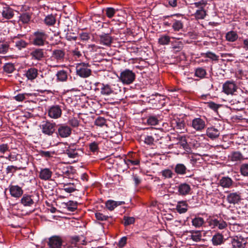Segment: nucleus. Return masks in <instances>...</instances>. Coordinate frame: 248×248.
Here are the masks:
<instances>
[{"instance_id": "25", "label": "nucleus", "mask_w": 248, "mask_h": 248, "mask_svg": "<svg viewBox=\"0 0 248 248\" xmlns=\"http://www.w3.org/2000/svg\"><path fill=\"white\" fill-rule=\"evenodd\" d=\"M223 236L219 233H217L213 235L212 239V242L214 246H218L223 243Z\"/></svg>"}, {"instance_id": "57", "label": "nucleus", "mask_w": 248, "mask_h": 248, "mask_svg": "<svg viewBox=\"0 0 248 248\" xmlns=\"http://www.w3.org/2000/svg\"><path fill=\"white\" fill-rule=\"evenodd\" d=\"M8 151H10L9 146L7 143L0 144V153L4 154Z\"/></svg>"}, {"instance_id": "16", "label": "nucleus", "mask_w": 248, "mask_h": 248, "mask_svg": "<svg viewBox=\"0 0 248 248\" xmlns=\"http://www.w3.org/2000/svg\"><path fill=\"white\" fill-rule=\"evenodd\" d=\"M206 135L209 138L214 140L219 137L220 132L217 128L214 127H210L207 129Z\"/></svg>"}, {"instance_id": "18", "label": "nucleus", "mask_w": 248, "mask_h": 248, "mask_svg": "<svg viewBox=\"0 0 248 248\" xmlns=\"http://www.w3.org/2000/svg\"><path fill=\"white\" fill-rule=\"evenodd\" d=\"M32 195H24L21 199V203L25 206H31L34 203Z\"/></svg>"}, {"instance_id": "22", "label": "nucleus", "mask_w": 248, "mask_h": 248, "mask_svg": "<svg viewBox=\"0 0 248 248\" xmlns=\"http://www.w3.org/2000/svg\"><path fill=\"white\" fill-rule=\"evenodd\" d=\"M188 204L186 201H179L176 205V209L180 214L186 213L187 211Z\"/></svg>"}, {"instance_id": "19", "label": "nucleus", "mask_w": 248, "mask_h": 248, "mask_svg": "<svg viewBox=\"0 0 248 248\" xmlns=\"http://www.w3.org/2000/svg\"><path fill=\"white\" fill-rule=\"evenodd\" d=\"M231 245L232 248H244L245 243L243 239L235 237L232 239Z\"/></svg>"}, {"instance_id": "2", "label": "nucleus", "mask_w": 248, "mask_h": 248, "mask_svg": "<svg viewBox=\"0 0 248 248\" xmlns=\"http://www.w3.org/2000/svg\"><path fill=\"white\" fill-rule=\"evenodd\" d=\"M118 78L124 84L129 85L135 80L136 75L132 71L125 69L120 73Z\"/></svg>"}, {"instance_id": "17", "label": "nucleus", "mask_w": 248, "mask_h": 248, "mask_svg": "<svg viewBox=\"0 0 248 248\" xmlns=\"http://www.w3.org/2000/svg\"><path fill=\"white\" fill-rule=\"evenodd\" d=\"M100 43L107 46H110L112 43V38L108 33H104L99 35Z\"/></svg>"}, {"instance_id": "13", "label": "nucleus", "mask_w": 248, "mask_h": 248, "mask_svg": "<svg viewBox=\"0 0 248 248\" xmlns=\"http://www.w3.org/2000/svg\"><path fill=\"white\" fill-rule=\"evenodd\" d=\"M192 127L197 131H201L205 127V121L201 118H195L192 122Z\"/></svg>"}, {"instance_id": "4", "label": "nucleus", "mask_w": 248, "mask_h": 248, "mask_svg": "<svg viewBox=\"0 0 248 248\" xmlns=\"http://www.w3.org/2000/svg\"><path fill=\"white\" fill-rule=\"evenodd\" d=\"M57 134L61 138L69 137L72 133L71 128L66 124H62L58 125Z\"/></svg>"}, {"instance_id": "43", "label": "nucleus", "mask_w": 248, "mask_h": 248, "mask_svg": "<svg viewBox=\"0 0 248 248\" xmlns=\"http://www.w3.org/2000/svg\"><path fill=\"white\" fill-rule=\"evenodd\" d=\"M52 175V171H39V177L44 180H50Z\"/></svg>"}, {"instance_id": "28", "label": "nucleus", "mask_w": 248, "mask_h": 248, "mask_svg": "<svg viewBox=\"0 0 248 248\" xmlns=\"http://www.w3.org/2000/svg\"><path fill=\"white\" fill-rule=\"evenodd\" d=\"M238 37L237 33L233 31L228 32L225 36V38L227 41L233 42L235 41Z\"/></svg>"}, {"instance_id": "12", "label": "nucleus", "mask_w": 248, "mask_h": 248, "mask_svg": "<svg viewBox=\"0 0 248 248\" xmlns=\"http://www.w3.org/2000/svg\"><path fill=\"white\" fill-rule=\"evenodd\" d=\"M65 55V52L63 49H54L52 51L51 58L57 62H62L64 60Z\"/></svg>"}, {"instance_id": "35", "label": "nucleus", "mask_w": 248, "mask_h": 248, "mask_svg": "<svg viewBox=\"0 0 248 248\" xmlns=\"http://www.w3.org/2000/svg\"><path fill=\"white\" fill-rule=\"evenodd\" d=\"M181 147H182L186 151L188 152L189 149V145L187 144V141L185 137H180L179 138V142L177 143Z\"/></svg>"}, {"instance_id": "34", "label": "nucleus", "mask_w": 248, "mask_h": 248, "mask_svg": "<svg viewBox=\"0 0 248 248\" xmlns=\"http://www.w3.org/2000/svg\"><path fill=\"white\" fill-rule=\"evenodd\" d=\"M191 235H190L191 239H192L194 241L199 242L201 241L202 239V234L200 231H190L189 232Z\"/></svg>"}, {"instance_id": "38", "label": "nucleus", "mask_w": 248, "mask_h": 248, "mask_svg": "<svg viewBox=\"0 0 248 248\" xmlns=\"http://www.w3.org/2000/svg\"><path fill=\"white\" fill-rule=\"evenodd\" d=\"M172 28L174 31H178L183 28V23L181 20L174 19Z\"/></svg>"}, {"instance_id": "21", "label": "nucleus", "mask_w": 248, "mask_h": 248, "mask_svg": "<svg viewBox=\"0 0 248 248\" xmlns=\"http://www.w3.org/2000/svg\"><path fill=\"white\" fill-rule=\"evenodd\" d=\"M210 225L214 227H217L220 230L225 229L227 226L225 221L221 219L218 220L217 219H212L210 221Z\"/></svg>"}, {"instance_id": "27", "label": "nucleus", "mask_w": 248, "mask_h": 248, "mask_svg": "<svg viewBox=\"0 0 248 248\" xmlns=\"http://www.w3.org/2000/svg\"><path fill=\"white\" fill-rule=\"evenodd\" d=\"M170 139V137L168 136H165L164 135L156 141L157 143L158 147L161 149H166L168 146V140Z\"/></svg>"}, {"instance_id": "59", "label": "nucleus", "mask_w": 248, "mask_h": 248, "mask_svg": "<svg viewBox=\"0 0 248 248\" xmlns=\"http://www.w3.org/2000/svg\"><path fill=\"white\" fill-rule=\"evenodd\" d=\"M185 124L184 121L177 122L176 128L178 130L180 133L184 132L185 130Z\"/></svg>"}, {"instance_id": "14", "label": "nucleus", "mask_w": 248, "mask_h": 248, "mask_svg": "<svg viewBox=\"0 0 248 248\" xmlns=\"http://www.w3.org/2000/svg\"><path fill=\"white\" fill-rule=\"evenodd\" d=\"M24 75L28 80L32 81L38 76V70L35 67H30L26 71Z\"/></svg>"}, {"instance_id": "56", "label": "nucleus", "mask_w": 248, "mask_h": 248, "mask_svg": "<svg viewBox=\"0 0 248 248\" xmlns=\"http://www.w3.org/2000/svg\"><path fill=\"white\" fill-rule=\"evenodd\" d=\"M96 219L100 221L107 220L108 218V216H106L100 212H97L95 214Z\"/></svg>"}, {"instance_id": "15", "label": "nucleus", "mask_w": 248, "mask_h": 248, "mask_svg": "<svg viewBox=\"0 0 248 248\" xmlns=\"http://www.w3.org/2000/svg\"><path fill=\"white\" fill-rule=\"evenodd\" d=\"M9 191L11 195L15 198L20 197L23 193L22 188L17 185H10L9 186Z\"/></svg>"}, {"instance_id": "53", "label": "nucleus", "mask_w": 248, "mask_h": 248, "mask_svg": "<svg viewBox=\"0 0 248 248\" xmlns=\"http://www.w3.org/2000/svg\"><path fill=\"white\" fill-rule=\"evenodd\" d=\"M135 218L133 217L124 216V226L132 224L135 222Z\"/></svg>"}, {"instance_id": "42", "label": "nucleus", "mask_w": 248, "mask_h": 248, "mask_svg": "<svg viewBox=\"0 0 248 248\" xmlns=\"http://www.w3.org/2000/svg\"><path fill=\"white\" fill-rule=\"evenodd\" d=\"M206 75V70L202 68L199 67L195 69V76L201 78H204Z\"/></svg>"}, {"instance_id": "10", "label": "nucleus", "mask_w": 248, "mask_h": 248, "mask_svg": "<svg viewBox=\"0 0 248 248\" xmlns=\"http://www.w3.org/2000/svg\"><path fill=\"white\" fill-rule=\"evenodd\" d=\"M227 201L230 204L238 203L241 200V193L239 192L230 193L227 196Z\"/></svg>"}, {"instance_id": "30", "label": "nucleus", "mask_w": 248, "mask_h": 248, "mask_svg": "<svg viewBox=\"0 0 248 248\" xmlns=\"http://www.w3.org/2000/svg\"><path fill=\"white\" fill-rule=\"evenodd\" d=\"M153 138H154V141L156 143L158 140L164 135L162 131L154 129V130L151 133Z\"/></svg>"}, {"instance_id": "37", "label": "nucleus", "mask_w": 248, "mask_h": 248, "mask_svg": "<svg viewBox=\"0 0 248 248\" xmlns=\"http://www.w3.org/2000/svg\"><path fill=\"white\" fill-rule=\"evenodd\" d=\"M63 189L69 193H72L76 190V186L73 183L64 184Z\"/></svg>"}, {"instance_id": "1", "label": "nucleus", "mask_w": 248, "mask_h": 248, "mask_svg": "<svg viewBox=\"0 0 248 248\" xmlns=\"http://www.w3.org/2000/svg\"><path fill=\"white\" fill-rule=\"evenodd\" d=\"M76 74L82 78H87L92 74L91 65L88 63L81 62L76 64Z\"/></svg>"}, {"instance_id": "20", "label": "nucleus", "mask_w": 248, "mask_h": 248, "mask_svg": "<svg viewBox=\"0 0 248 248\" xmlns=\"http://www.w3.org/2000/svg\"><path fill=\"white\" fill-rule=\"evenodd\" d=\"M1 14L3 17L10 19L14 16V12L11 8L6 6L3 8Z\"/></svg>"}, {"instance_id": "26", "label": "nucleus", "mask_w": 248, "mask_h": 248, "mask_svg": "<svg viewBox=\"0 0 248 248\" xmlns=\"http://www.w3.org/2000/svg\"><path fill=\"white\" fill-rule=\"evenodd\" d=\"M56 76L57 80L60 82H65L68 78L67 72L64 70L58 71Z\"/></svg>"}, {"instance_id": "47", "label": "nucleus", "mask_w": 248, "mask_h": 248, "mask_svg": "<svg viewBox=\"0 0 248 248\" xmlns=\"http://www.w3.org/2000/svg\"><path fill=\"white\" fill-rule=\"evenodd\" d=\"M206 15V11L203 9H199L195 14L196 18L198 19H203Z\"/></svg>"}, {"instance_id": "64", "label": "nucleus", "mask_w": 248, "mask_h": 248, "mask_svg": "<svg viewBox=\"0 0 248 248\" xmlns=\"http://www.w3.org/2000/svg\"><path fill=\"white\" fill-rule=\"evenodd\" d=\"M208 107L213 110L216 111L219 108L220 105L213 102H210L208 103Z\"/></svg>"}, {"instance_id": "3", "label": "nucleus", "mask_w": 248, "mask_h": 248, "mask_svg": "<svg viewBox=\"0 0 248 248\" xmlns=\"http://www.w3.org/2000/svg\"><path fill=\"white\" fill-rule=\"evenodd\" d=\"M47 37V35L45 31L42 30H38L33 34L32 44L37 46H44Z\"/></svg>"}, {"instance_id": "29", "label": "nucleus", "mask_w": 248, "mask_h": 248, "mask_svg": "<svg viewBox=\"0 0 248 248\" xmlns=\"http://www.w3.org/2000/svg\"><path fill=\"white\" fill-rule=\"evenodd\" d=\"M229 157L232 161H238L241 160H244L242 153H240L238 151L232 152Z\"/></svg>"}, {"instance_id": "32", "label": "nucleus", "mask_w": 248, "mask_h": 248, "mask_svg": "<svg viewBox=\"0 0 248 248\" xmlns=\"http://www.w3.org/2000/svg\"><path fill=\"white\" fill-rule=\"evenodd\" d=\"M78 151H79V150H76V149L69 147L66 150L65 153L69 157L75 158L78 156Z\"/></svg>"}, {"instance_id": "62", "label": "nucleus", "mask_w": 248, "mask_h": 248, "mask_svg": "<svg viewBox=\"0 0 248 248\" xmlns=\"http://www.w3.org/2000/svg\"><path fill=\"white\" fill-rule=\"evenodd\" d=\"M207 2L204 0H202L199 2H195L194 3L195 7L199 8L200 9H203V7L205 6Z\"/></svg>"}, {"instance_id": "41", "label": "nucleus", "mask_w": 248, "mask_h": 248, "mask_svg": "<svg viewBox=\"0 0 248 248\" xmlns=\"http://www.w3.org/2000/svg\"><path fill=\"white\" fill-rule=\"evenodd\" d=\"M159 120L156 116H149L147 119V123L150 125H156L158 124Z\"/></svg>"}, {"instance_id": "40", "label": "nucleus", "mask_w": 248, "mask_h": 248, "mask_svg": "<svg viewBox=\"0 0 248 248\" xmlns=\"http://www.w3.org/2000/svg\"><path fill=\"white\" fill-rule=\"evenodd\" d=\"M65 205L68 209V210L71 212L75 211L78 208V203L77 202L73 201H69Z\"/></svg>"}, {"instance_id": "49", "label": "nucleus", "mask_w": 248, "mask_h": 248, "mask_svg": "<svg viewBox=\"0 0 248 248\" xmlns=\"http://www.w3.org/2000/svg\"><path fill=\"white\" fill-rule=\"evenodd\" d=\"M170 42V37L168 35H163L158 39V43L161 45L169 44Z\"/></svg>"}, {"instance_id": "44", "label": "nucleus", "mask_w": 248, "mask_h": 248, "mask_svg": "<svg viewBox=\"0 0 248 248\" xmlns=\"http://www.w3.org/2000/svg\"><path fill=\"white\" fill-rule=\"evenodd\" d=\"M201 55L209 58L212 61H217L218 60V56L210 51H208L206 53H202Z\"/></svg>"}, {"instance_id": "6", "label": "nucleus", "mask_w": 248, "mask_h": 248, "mask_svg": "<svg viewBox=\"0 0 248 248\" xmlns=\"http://www.w3.org/2000/svg\"><path fill=\"white\" fill-rule=\"evenodd\" d=\"M115 84L110 85L109 84H101V88L100 89V93L103 95H110L112 94H116L117 89L115 88Z\"/></svg>"}, {"instance_id": "48", "label": "nucleus", "mask_w": 248, "mask_h": 248, "mask_svg": "<svg viewBox=\"0 0 248 248\" xmlns=\"http://www.w3.org/2000/svg\"><path fill=\"white\" fill-rule=\"evenodd\" d=\"M143 141L144 143L147 145L152 146L155 144L154 138H153L151 133L150 135L145 136Z\"/></svg>"}, {"instance_id": "52", "label": "nucleus", "mask_w": 248, "mask_h": 248, "mask_svg": "<svg viewBox=\"0 0 248 248\" xmlns=\"http://www.w3.org/2000/svg\"><path fill=\"white\" fill-rule=\"evenodd\" d=\"M68 124L73 127H78L79 124V121L75 117L69 118L68 121Z\"/></svg>"}, {"instance_id": "36", "label": "nucleus", "mask_w": 248, "mask_h": 248, "mask_svg": "<svg viewBox=\"0 0 248 248\" xmlns=\"http://www.w3.org/2000/svg\"><path fill=\"white\" fill-rule=\"evenodd\" d=\"M220 185L223 187H230L232 184V179L229 177H223L220 180Z\"/></svg>"}, {"instance_id": "11", "label": "nucleus", "mask_w": 248, "mask_h": 248, "mask_svg": "<svg viewBox=\"0 0 248 248\" xmlns=\"http://www.w3.org/2000/svg\"><path fill=\"white\" fill-rule=\"evenodd\" d=\"M62 113V110L59 106H53L51 107L48 111V116L53 119L60 118Z\"/></svg>"}, {"instance_id": "8", "label": "nucleus", "mask_w": 248, "mask_h": 248, "mask_svg": "<svg viewBox=\"0 0 248 248\" xmlns=\"http://www.w3.org/2000/svg\"><path fill=\"white\" fill-rule=\"evenodd\" d=\"M45 53L44 49L37 48L33 49L31 51L30 55L32 60L39 61L42 60L45 57Z\"/></svg>"}, {"instance_id": "46", "label": "nucleus", "mask_w": 248, "mask_h": 248, "mask_svg": "<svg viewBox=\"0 0 248 248\" xmlns=\"http://www.w3.org/2000/svg\"><path fill=\"white\" fill-rule=\"evenodd\" d=\"M31 16L30 14L25 13L21 14L19 16V21L23 23H28L31 20Z\"/></svg>"}, {"instance_id": "39", "label": "nucleus", "mask_w": 248, "mask_h": 248, "mask_svg": "<svg viewBox=\"0 0 248 248\" xmlns=\"http://www.w3.org/2000/svg\"><path fill=\"white\" fill-rule=\"evenodd\" d=\"M125 162L130 169H137V168H135V167L131 168V167H133L135 165H138L139 164V162H140V161L138 159H127V158L125 160Z\"/></svg>"}, {"instance_id": "5", "label": "nucleus", "mask_w": 248, "mask_h": 248, "mask_svg": "<svg viewBox=\"0 0 248 248\" xmlns=\"http://www.w3.org/2000/svg\"><path fill=\"white\" fill-rule=\"evenodd\" d=\"M63 240L59 235H53L48 239L47 245L49 248H61Z\"/></svg>"}, {"instance_id": "50", "label": "nucleus", "mask_w": 248, "mask_h": 248, "mask_svg": "<svg viewBox=\"0 0 248 248\" xmlns=\"http://www.w3.org/2000/svg\"><path fill=\"white\" fill-rule=\"evenodd\" d=\"M106 206L109 210L112 211L117 206V202L112 200H108L106 202Z\"/></svg>"}, {"instance_id": "55", "label": "nucleus", "mask_w": 248, "mask_h": 248, "mask_svg": "<svg viewBox=\"0 0 248 248\" xmlns=\"http://www.w3.org/2000/svg\"><path fill=\"white\" fill-rule=\"evenodd\" d=\"M116 10L112 7H108L106 9V14L108 18L112 17L116 13Z\"/></svg>"}, {"instance_id": "24", "label": "nucleus", "mask_w": 248, "mask_h": 248, "mask_svg": "<svg viewBox=\"0 0 248 248\" xmlns=\"http://www.w3.org/2000/svg\"><path fill=\"white\" fill-rule=\"evenodd\" d=\"M13 42L15 44V46L19 50L26 48L28 45V43L25 41L20 39L17 37H15Z\"/></svg>"}, {"instance_id": "60", "label": "nucleus", "mask_w": 248, "mask_h": 248, "mask_svg": "<svg viewBox=\"0 0 248 248\" xmlns=\"http://www.w3.org/2000/svg\"><path fill=\"white\" fill-rule=\"evenodd\" d=\"M71 53L75 59L79 58L82 55L78 48L72 50Z\"/></svg>"}, {"instance_id": "54", "label": "nucleus", "mask_w": 248, "mask_h": 248, "mask_svg": "<svg viewBox=\"0 0 248 248\" xmlns=\"http://www.w3.org/2000/svg\"><path fill=\"white\" fill-rule=\"evenodd\" d=\"M65 38L67 40L70 41H76L77 39V36L75 33L69 31L66 33Z\"/></svg>"}, {"instance_id": "45", "label": "nucleus", "mask_w": 248, "mask_h": 248, "mask_svg": "<svg viewBox=\"0 0 248 248\" xmlns=\"http://www.w3.org/2000/svg\"><path fill=\"white\" fill-rule=\"evenodd\" d=\"M204 222L203 218L201 217H195L192 220V225L197 228L202 226Z\"/></svg>"}, {"instance_id": "58", "label": "nucleus", "mask_w": 248, "mask_h": 248, "mask_svg": "<svg viewBox=\"0 0 248 248\" xmlns=\"http://www.w3.org/2000/svg\"><path fill=\"white\" fill-rule=\"evenodd\" d=\"M39 154L41 156L46 158H49L54 154V152L47 151H40Z\"/></svg>"}, {"instance_id": "61", "label": "nucleus", "mask_w": 248, "mask_h": 248, "mask_svg": "<svg viewBox=\"0 0 248 248\" xmlns=\"http://www.w3.org/2000/svg\"><path fill=\"white\" fill-rule=\"evenodd\" d=\"M90 150L93 152H97L98 150V143L96 142L91 143L89 145Z\"/></svg>"}, {"instance_id": "33", "label": "nucleus", "mask_w": 248, "mask_h": 248, "mask_svg": "<svg viewBox=\"0 0 248 248\" xmlns=\"http://www.w3.org/2000/svg\"><path fill=\"white\" fill-rule=\"evenodd\" d=\"M3 69L5 73L11 74L15 71L16 68L14 63L8 62L4 65Z\"/></svg>"}, {"instance_id": "9", "label": "nucleus", "mask_w": 248, "mask_h": 248, "mask_svg": "<svg viewBox=\"0 0 248 248\" xmlns=\"http://www.w3.org/2000/svg\"><path fill=\"white\" fill-rule=\"evenodd\" d=\"M55 123H51L49 122H46L42 124L41 128L43 133L48 135H52L55 132Z\"/></svg>"}, {"instance_id": "31", "label": "nucleus", "mask_w": 248, "mask_h": 248, "mask_svg": "<svg viewBox=\"0 0 248 248\" xmlns=\"http://www.w3.org/2000/svg\"><path fill=\"white\" fill-rule=\"evenodd\" d=\"M44 22L47 26H53L56 23V17L52 14L48 15L46 16Z\"/></svg>"}, {"instance_id": "51", "label": "nucleus", "mask_w": 248, "mask_h": 248, "mask_svg": "<svg viewBox=\"0 0 248 248\" xmlns=\"http://www.w3.org/2000/svg\"><path fill=\"white\" fill-rule=\"evenodd\" d=\"M106 120L102 117H98L94 122V124L98 126L102 127L106 125Z\"/></svg>"}, {"instance_id": "7", "label": "nucleus", "mask_w": 248, "mask_h": 248, "mask_svg": "<svg viewBox=\"0 0 248 248\" xmlns=\"http://www.w3.org/2000/svg\"><path fill=\"white\" fill-rule=\"evenodd\" d=\"M237 87L233 81H227L223 85V92L227 95H233Z\"/></svg>"}, {"instance_id": "23", "label": "nucleus", "mask_w": 248, "mask_h": 248, "mask_svg": "<svg viewBox=\"0 0 248 248\" xmlns=\"http://www.w3.org/2000/svg\"><path fill=\"white\" fill-rule=\"evenodd\" d=\"M190 190V186L186 183L181 184L178 187V192L179 194L181 195H186L189 194Z\"/></svg>"}, {"instance_id": "63", "label": "nucleus", "mask_w": 248, "mask_h": 248, "mask_svg": "<svg viewBox=\"0 0 248 248\" xmlns=\"http://www.w3.org/2000/svg\"><path fill=\"white\" fill-rule=\"evenodd\" d=\"M127 238L125 236L123 237L120 239L119 241L118 246L120 248H122L124 247L126 244Z\"/></svg>"}]
</instances>
